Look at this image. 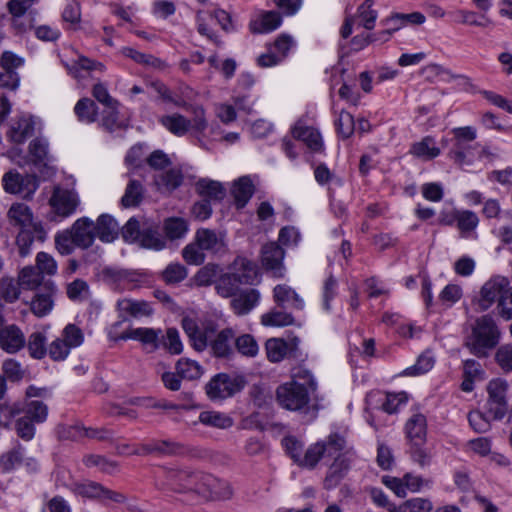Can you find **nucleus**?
I'll return each mask as SVG.
<instances>
[{
  "mask_svg": "<svg viewBox=\"0 0 512 512\" xmlns=\"http://www.w3.org/2000/svg\"><path fill=\"white\" fill-rule=\"evenodd\" d=\"M182 328L188 336L192 347L201 352L209 348L211 355L219 359H232L235 355V330L226 327L219 330V325L212 318L200 322L191 317L182 319Z\"/></svg>",
  "mask_w": 512,
  "mask_h": 512,
  "instance_id": "f257e3e1",
  "label": "nucleus"
},
{
  "mask_svg": "<svg viewBox=\"0 0 512 512\" xmlns=\"http://www.w3.org/2000/svg\"><path fill=\"white\" fill-rule=\"evenodd\" d=\"M1 414L8 420L18 417L15 423L17 435L30 441L35 435V425L46 421L48 407L39 400L0 404Z\"/></svg>",
  "mask_w": 512,
  "mask_h": 512,
  "instance_id": "f03ea898",
  "label": "nucleus"
},
{
  "mask_svg": "<svg viewBox=\"0 0 512 512\" xmlns=\"http://www.w3.org/2000/svg\"><path fill=\"white\" fill-rule=\"evenodd\" d=\"M317 389V383L310 371L299 369L289 382L276 389L278 404L287 410L298 411L306 407L310 401V393Z\"/></svg>",
  "mask_w": 512,
  "mask_h": 512,
  "instance_id": "7ed1b4c3",
  "label": "nucleus"
},
{
  "mask_svg": "<svg viewBox=\"0 0 512 512\" xmlns=\"http://www.w3.org/2000/svg\"><path fill=\"white\" fill-rule=\"evenodd\" d=\"M225 234L208 228L196 230L193 241L182 249V257L189 265H201L205 261V252L219 254L225 252Z\"/></svg>",
  "mask_w": 512,
  "mask_h": 512,
  "instance_id": "20e7f679",
  "label": "nucleus"
},
{
  "mask_svg": "<svg viewBox=\"0 0 512 512\" xmlns=\"http://www.w3.org/2000/svg\"><path fill=\"white\" fill-rule=\"evenodd\" d=\"M499 341V331L495 321L489 315L476 320L467 346L476 356H485L487 350L494 348Z\"/></svg>",
  "mask_w": 512,
  "mask_h": 512,
  "instance_id": "39448f33",
  "label": "nucleus"
},
{
  "mask_svg": "<svg viewBox=\"0 0 512 512\" xmlns=\"http://www.w3.org/2000/svg\"><path fill=\"white\" fill-rule=\"evenodd\" d=\"M246 380L243 376H230L226 373H218L205 385L208 398L212 401L224 400L233 397L244 389Z\"/></svg>",
  "mask_w": 512,
  "mask_h": 512,
  "instance_id": "423d86ee",
  "label": "nucleus"
},
{
  "mask_svg": "<svg viewBox=\"0 0 512 512\" xmlns=\"http://www.w3.org/2000/svg\"><path fill=\"white\" fill-rule=\"evenodd\" d=\"M2 186L6 193L30 200L39 187V179L33 174H21L17 170H10L3 175Z\"/></svg>",
  "mask_w": 512,
  "mask_h": 512,
  "instance_id": "0eeeda50",
  "label": "nucleus"
},
{
  "mask_svg": "<svg viewBox=\"0 0 512 512\" xmlns=\"http://www.w3.org/2000/svg\"><path fill=\"white\" fill-rule=\"evenodd\" d=\"M160 472L165 484L174 491H201V473L167 467L161 468Z\"/></svg>",
  "mask_w": 512,
  "mask_h": 512,
  "instance_id": "6e6552de",
  "label": "nucleus"
},
{
  "mask_svg": "<svg viewBox=\"0 0 512 512\" xmlns=\"http://www.w3.org/2000/svg\"><path fill=\"white\" fill-rule=\"evenodd\" d=\"M80 203L78 194L74 190L55 186L49 199V205L55 216L67 218L75 213Z\"/></svg>",
  "mask_w": 512,
  "mask_h": 512,
  "instance_id": "1a4fd4ad",
  "label": "nucleus"
},
{
  "mask_svg": "<svg viewBox=\"0 0 512 512\" xmlns=\"http://www.w3.org/2000/svg\"><path fill=\"white\" fill-rule=\"evenodd\" d=\"M508 384L501 379L491 380L487 386L488 400L487 410L488 415L493 419H502L508 409L506 394Z\"/></svg>",
  "mask_w": 512,
  "mask_h": 512,
  "instance_id": "9d476101",
  "label": "nucleus"
},
{
  "mask_svg": "<svg viewBox=\"0 0 512 512\" xmlns=\"http://www.w3.org/2000/svg\"><path fill=\"white\" fill-rule=\"evenodd\" d=\"M74 492L82 497L97 499L103 503L111 501L120 504L126 501V496L124 494L110 490L93 481L76 483L74 485Z\"/></svg>",
  "mask_w": 512,
  "mask_h": 512,
  "instance_id": "9b49d317",
  "label": "nucleus"
},
{
  "mask_svg": "<svg viewBox=\"0 0 512 512\" xmlns=\"http://www.w3.org/2000/svg\"><path fill=\"white\" fill-rule=\"evenodd\" d=\"M24 60L11 51H4L0 58V87L15 90L20 78L16 69L22 66Z\"/></svg>",
  "mask_w": 512,
  "mask_h": 512,
  "instance_id": "f8f14e48",
  "label": "nucleus"
},
{
  "mask_svg": "<svg viewBox=\"0 0 512 512\" xmlns=\"http://www.w3.org/2000/svg\"><path fill=\"white\" fill-rule=\"evenodd\" d=\"M355 458L354 450H346L335 457L333 463L329 466L323 485L327 490H331L339 485L350 469L351 462Z\"/></svg>",
  "mask_w": 512,
  "mask_h": 512,
  "instance_id": "ddd939ff",
  "label": "nucleus"
},
{
  "mask_svg": "<svg viewBox=\"0 0 512 512\" xmlns=\"http://www.w3.org/2000/svg\"><path fill=\"white\" fill-rule=\"evenodd\" d=\"M508 280L505 277H493L482 286L480 290V297L477 301L479 310L485 311L489 309L496 300H500L504 295L507 287Z\"/></svg>",
  "mask_w": 512,
  "mask_h": 512,
  "instance_id": "4468645a",
  "label": "nucleus"
},
{
  "mask_svg": "<svg viewBox=\"0 0 512 512\" xmlns=\"http://www.w3.org/2000/svg\"><path fill=\"white\" fill-rule=\"evenodd\" d=\"M26 345L22 330L15 324L0 328V348L8 354H16Z\"/></svg>",
  "mask_w": 512,
  "mask_h": 512,
  "instance_id": "2eb2a0df",
  "label": "nucleus"
},
{
  "mask_svg": "<svg viewBox=\"0 0 512 512\" xmlns=\"http://www.w3.org/2000/svg\"><path fill=\"white\" fill-rule=\"evenodd\" d=\"M284 250L275 242L267 243L262 247L261 262L266 270L275 277L283 276Z\"/></svg>",
  "mask_w": 512,
  "mask_h": 512,
  "instance_id": "dca6fc26",
  "label": "nucleus"
},
{
  "mask_svg": "<svg viewBox=\"0 0 512 512\" xmlns=\"http://www.w3.org/2000/svg\"><path fill=\"white\" fill-rule=\"evenodd\" d=\"M69 231L73 236L75 245L82 249L92 246L96 237L94 222L88 217L77 219Z\"/></svg>",
  "mask_w": 512,
  "mask_h": 512,
  "instance_id": "f3484780",
  "label": "nucleus"
},
{
  "mask_svg": "<svg viewBox=\"0 0 512 512\" xmlns=\"http://www.w3.org/2000/svg\"><path fill=\"white\" fill-rule=\"evenodd\" d=\"M405 433L413 446L424 444L427 436L426 416L420 412L413 413L406 421Z\"/></svg>",
  "mask_w": 512,
  "mask_h": 512,
  "instance_id": "a211bd4d",
  "label": "nucleus"
},
{
  "mask_svg": "<svg viewBox=\"0 0 512 512\" xmlns=\"http://www.w3.org/2000/svg\"><path fill=\"white\" fill-rule=\"evenodd\" d=\"M160 338H163L161 329L154 328H131L123 332L117 339L127 340L134 339L140 341L144 345H148L152 350L160 348Z\"/></svg>",
  "mask_w": 512,
  "mask_h": 512,
  "instance_id": "6ab92c4d",
  "label": "nucleus"
},
{
  "mask_svg": "<svg viewBox=\"0 0 512 512\" xmlns=\"http://www.w3.org/2000/svg\"><path fill=\"white\" fill-rule=\"evenodd\" d=\"M138 455L158 454L165 456L178 455L183 453V445L172 440H151L141 445L140 449L134 452Z\"/></svg>",
  "mask_w": 512,
  "mask_h": 512,
  "instance_id": "aec40b11",
  "label": "nucleus"
},
{
  "mask_svg": "<svg viewBox=\"0 0 512 512\" xmlns=\"http://www.w3.org/2000/svg\"><path fill=\"white\" fill-rule=\"evenodd\" d=\"M46 232L42 226H34L32 229H21L16 238L18 253L21 257H27L31 253V246L34 241L43 242Z\"/></svg>",
  "mask_w": 512,
  "mask_h": 512,
  "instance_id": "412c9836",
  "label": "nucleus"
},
{
  "mask_svg": "<svg viewBox=\"0 0 512 512\" xmlns=\"http://www.w3.org/2000/svg\"><path fill=\"white\" fill-rule=\"evenodd\" d=\"M273 298L275 303L281 308L301 310L304 307L303 299L291 287L285 284L274 287Z\"/></svg>",
  "mask_w": 512,
  "mask_h": 512,
  "instance_id": "4be33fe9",
  "label": "nucleus"
},
{
  "mask_svg": "<svg viewBox=\"0 0 512 512\" xmlns=\"http://www.w3.org/2000/svg\"><path fill=\"white\" fill-rule=\"evenodd\" d=\"M292 135L295 139L303 141L312 151L318 152L322 150L323 141L317 129L297 122L292 128Z\"/></svg>",
  "mask_w": 512,
  "mask_h": 512,
  "instance_id": "5701e85b",
  "label": "nucleus"
},
{
  "mask_svg": "<svg viewBox=\"0 0 512 512\" xmlns=\"http://www.w3.org/2000/svg\"><path fill=\"white\" fill-rule=\"evenodd\" d=\"M260 300V293L256 289H246L236 294L231 300V306L236 315L248 314L255 308Z\"/></svg>",
  "mask_w": 512,
  "mask_h": 512,
  "instance_id": "b1692460",
  "label": "nucleus"
},
{
  "mask_svg": "<svg viewBox=\"0 0 512 512\" xmlns=\"http://www.w3.org/2000/svg\"><path fill=\"white\" fill-rule=\"evenodd\" d=\"M96 236L102 242H112L119 234V224L109 214H102L98 217L96 224H94Z\"/></svg>",
  "mask_w": 512,
  "mask_h": 512,
  "instance_id": "393cba45",
  "label": "nucleus"
},
{
  "mask_svg": "<svg viewBox=\"0 0 512 512\" xmlns=\"http://www.w3.org/2000/svg\"><path fill=\"white\" fill-rule=\"evenodd\" d=\"M254 184L249 176H242L233 182L231 194L238 209L246 206L254 194Z\"/></svg>",
  "mask_w": 512,
  "mask_h": 512,
  "instance_id": "a878e982",
  "label": "nucleus"
},
{
  "mask_svg": "<svg viewBox=\"0 0 512 512\" xmlns=\"http://www.w3.org/2000/svg\"><path fill=\"white\" fill-rule=\"evenodd\" d=\"M138 244L145 249L160 251L166 247V239L161 235L159 227L151 224L142 228Z\"/></svg>",
  "mask_w": 512,
  "mask_h": 512,
  "instance_id": "bb28decb",
  "label": "nucleus"
},
{
  "mask_svg": "<svg viewBox=\"0 0 512 512\" xmlns=\"http://www.w3.org/2000/svg\"><path fill=\"white\" fill-rule=\"evenodd\" d=\"M231 269V274L236 277L240 285L252 284L256 277L255 265L244 257H237Z\"/></svg>",
  "mask_w": 512,
  "mask_h": 512,
  "instance_id": "cd10ccee",
  "label": "nucleus"
},
{
  "mask_svg": "<svg viewBox=\"0 0 512 512\" xmlns=\"http://www.w3.org/2000/svg\"><path fill=\"white\" fill-rule=\"evenodd\" d=\"M8 216L21 229H32L34 226H42L39 222L34 221L31 209L24 203H14L8 211Z\"/></svg>",
  "mask_w": 512,
  "mask_h": 512,
  "instance_id": "c85d7f7f",
  "label": "nucleus"
},
{
  "mask_svg": "<svg viewBox=\"0 0 512 512\" xmlns=\"http://www.w3.org/2000/svg\"><path fill=\"white\" fill-rule=\"evenodd\" d=\"M159 122L170 133L179 137L184 136L187 132L190 131V119L179 113L164 115L159 119Z\"/></svg>",
  "mask_w": 512,
  "mask_h": 512,
  "instance_id": "c756f323",
  "label": "nucleus"
},
{
  "mask_svg": "<svg viewBox=\"0 0 512 512\" xmlns=\"http://www.w3.org/2000/svg\"><path fill=\"white\" fill-rule=\"evenodd\" d=\"M282 22L278 12H263L257 20L250 23V29L253 33H267L277 29Z\"/></svg>",
  "mask_w": 512,
  "mask_h": 512,
  "instance_id": "7c9ffc66",
  "label": "nucleus"
},
{
  "mask_svg": "<svg viewBox=\"0 0 512 512\" xmlns=\"http://www.w3.org/2000/svg\"><path fill=\"white\" fill-rule=\"evenodd\" d=\"M196 189L200 196L209 201H221L226 194L222 183L210 179H200L196 183Z\"/></svg>",
  "mask_w": 512,
  "mask_h": 512,
  "instance_id": "2f4dec72",
  "label": "nucleus"
},
{
  "mask_svg": "<svg viewBox=\"0 0 512 512\" xmlns=\"http://www.w3.org/2000/svg\"><path fill=\"white\" fill-rule=\"evenodd\" d=\"M34 132V121L31 117L21 116L15 122L9 132V137L14 143H23Z\"/></svg>",
  "mask_w": 512,
  "mask_h": 512,
  "instance_id": "473e14b6",
  "label": "nucleus"
},
{
  "mask_svg": "<svg viewBox=\"0 0 512 512\" xmlns=\"http://www.w3.org/2000/svg\"><path fill=\"white\" fill-rule=\"evenodd\" d=\"M33 359L41 360L48 355L47 338L44 332L35 331L28 337L26 345Z\"/></svg>",
  "mask_w": 512,
  "mask_h": 512,
  "instance_id": "72a5a7b5",
  "label": "nucleus"
},
{
  "mask_svg": "<svg viewBox=\"0 0 512 512\" xmlns=\"http://www.w3.org/2000/svg\"><path fill=\"white\" fill-rule=\"evenodd\" d=\"M121 52L125 57L130 58L134 62L145 67L163 69L166 66L165 62L161 59L151 54L142 53L131 47H124L122 48Z\"/></svg>",
  "mask_w": 512,
  "mask_h": 512,
  "instance_id": "f704fd0d",
  "label": "nucleus"
},
{
  "mask_svg": "<svg viewBox=\"0 0 512 512\" xmlns=\"http://www.w3.org/2000/svg\"><path fill=\"white\" fill-rule=\"evenodd\" d=\"M321 442L324 444L325 454L328 457L335 458L346 450H354L352 447L348 446L345 436L338 432L329 434V436Z\"/></svg>",
  "mask_w": 512,
  "mask_h": 512,
  "instance_id": "c9c22d12",
  "label": "nucleus"
},
{
  "mask_svg": "<svg viewBox=\"0 0 512 512\" xmlns=\"http://www.w3.org/2000/svg\"><path fill=\"white\" fill-rule=\"evenodd\" d=\"M119 310L133 317L149 316L153 310L150 304L143 300L122 299L117 303Z\"/></svg>",
  "mask_w": 512,
  "mask_h": 512,
  "instance_id": "e433bc0d",
  "label": "nucleus"
},
{
  "mask_svg": "<svg viewBox=\"0 0 512 512\" xmlns=\"http://www.w3.org/2000/svg\"><path fill=\"white\" fill-rule=\"evenodd\" d=\"M410 152L423 160H432L440 154V149L431 137H425L420 142L414 143Z\"/></svg>",
  "mask_w": 512,
  "mask_h": 512,
  "instance_id": "4c0bfd02",
  "label": "nucleus"
},
{
  "mask_svg": "<svg viewBox=\"0 0 512 512\" xmlns=\"http://www.w3.org/2000/svg\"><path fill=\"white\" fill-rule=\"evenodd\" d=\"M199 421L203 425L218 429H227L233 425V421L228 415L218 411H202Z\"/></svg>",
  "mask_w": 512,
  "mask_h": 512,
  "instance_id": "58836bf2",
  "label": "nucleus"
},
{
  "mask_svg": "<svg viewBox=\"0 0 512 512\" xmlns=\"http://www.w3.org/2000/svg\"><path fill=\"white\" fill-rule=\"evenodd\" d=\"M74 112L81 122L93 123L97 119L98 107L93 100L82 98L76 103Z\"/></svg>",
  "mask_w": 512,
  "mask_h": 512,
  "instance_id": "ea45409f",
  "label": "nucleus"
},
{
  "mask_svg": "<svg viewBox=\"0 0 512 512\" xmlns=\"http://www.w3.org/2000/svg\"><path fill=\"white\" fill-rule=\"evenodd\" d=\"M201 481V487L206 486L210 493L216 497L227 499L232 495L231 487L226 481L211 475H203Z\"/></svg>",
  "mask_w": 512,
  "mask_h": 512,
  "instance_id": "a19ab883",
  "label": "nucleus"
},
{
  "mask_svg": "<svg viewBox=\"0 0 512 512\" xmlns=\"http://www.w3.org/2000/svg\"><path fill=\"white\" fill-rule=\"evenodd\" d=\"M234 349L242 356L254 358L259 353V346L255 338L251 334L235 335Z\"/></svg>",
  "mask_w": 512,
  "mask_h": 512,
  "instance_id": "79ce46f5",
  "label": "nucleus"
},
{
  "mask_svg": "<svg viewBox=\"0 0 512 512\" xmlns=\"http://www.w3.org/2000/svg\"><path fill=\"white\" fill-rule=\"evenodd\" d=\"M267 358L270 362L277 363L282 361L288 354L289 348L287 342L280 338H270L265 343Z\"/></svg>",
  "mask_w": 512,
  "mask_h": 512,
  "instance_id": "37998d69",
  "label": "nucleus"
},
{
  "mask_svg": "<svg viewBox=\"0 0 512 512\" xmlns=\"http://www.w3.org/2000/svg\"><path fill=\"white\" fill-rule=\"evenodd\" d=\"M176 371L181 378L196 380L202 376L203 367L194 360L181 358L176 363Z\"/></svg>",
  "mask_w": 512,
  "mask_h": 512,
  "instance_id": "c03bdc74",
  "label": "nucleus"
},
{
  "mask_svg": "<svg viewBox=\"0 0 512 512\" xmlns=\"http://www.w3.org/2000/svg\"><path fill=\"white\" fill-rule=\"evenodd\" d=\"M241 285L236 277L230 273L220 274L216 281L215 289L224 298L235 296Z\"/></svg>",
  "mask_w": 512,
  "mask_h": 512,
  "instance_id": "a18cd8bd",
  "label": "nucleus"
},
{
  "mask_svg": "<svg viewBox=\"0 0 512 512\" xmlns=\"http://www.w3.org/2000/svg\"><path fill=\"white\" fill-rule=\"evenodd\" d=\"M221 268L217 264H207L200 268L194 276V282L197 286L205 287L215 283L220 276Z\"/></svg>",
  "mask_w": 512,
  "mask_h": 512,
  "instance_id": "49530a36",
  "label": "nucleus"
},
{
  "mask_svg": "<svg viewBox=\"0 0 512 512\" xmlns=\"http://www.w3.org/2000/svg\"><path fill=\"white\" fill-rule=\"evenodd\" d=\"M8 12L11 15V27L15 31L16 34H23L29 31L33 26V18L25 17L27 9H12L7 8Z\"/></svg>",
  "mask_w": 512,
  "mask_h": 512,
  "instance_id": "de8ad7c7",
  "label": "nucleus"
},
{
  "mask_svg": "<svg viewBox=\"0 0 512 512\" xmlns=\"http://www.w3.org/2000/svg\"><path fill=\"white\" fill-rule=\"evenodd\" d=\"M143 193L142 184L137 180H130L121 198L122 205L126 208L137 206L142 201Z\"/></svg>",
  "mask_w": 512,
  "mask_h": 512,
  "instance_id": "09e8293b",
  "label": "nucleus"
},
{
  "mask_svg": "<svg viewBox=\"0 0 512 512\" xmlns=\"http://www.w3.org/2000/svg\"><path fill=\"white\" fill-rule=\"evenodd\" d=\"M294 318L290 313L271 310L261 316V323L264 326L284 327L293 324Z\"/></svg>",
  "mask_w": 512,
  "mask_h": 512,
  "instance_id": "8fccbe9b",
  "label": "nucleus"
},
{
  "mask_svg": "<svg viewBox=\"0 0 512 512\" xmlns=\"http://www.w3.org/2000/svg\"><path fill=\"white\" fill-rule=\"evenodd\" d=\"M29 155L35 164L47 165L50 161L48 142L43 138H36L29 144Z\"/></svg>",
  "mask_w": 512,
  "mask_h": 512,
  "instance_id": "3c124183",
  "label": "nucleus"
},
{
  "mask_svg": "<svg viewBox=\"0 0 512 512\" xmlns=\"http://www.w3.org/2000/svg\"><path fill=\"white\" fill-rule=\"evenodd\" d=\"M164 231L168 239L176 240L185 236L188 231V225L182 218H168L164 222Z\"/></svg>",
  "mask_w": 512,
  "mask_h": 512,
  "instance_id": "603ef678",
  "label": "nucleus"
},
{
  "mask_svg": "<svg viewBox=\"0 0 512 512\" xmlns=\"http://www.w3.org/2000/svg\"><path fill=\"white\" fill-rule=\"evenodd\" d=\"M186 111L192 114V119H190V131L203 133L208 127V121L203 106L190 104Z\"/></svg>",
  "mask_w": 512,
  "mask_h": 512,
  "instance_id": "864d4df0",
  "label": "nucleus"
},
{
  "mask_svg": "<svg viewBox=\"0 0 512 512\" xmlns=\"http://www.w3.org/2000/svg\"><path fill=\"white\" fill-rule=\"evenodd\" d=\"M457 227L463 235L476 229L479 218L473 211H456Z\"/></svg>",
  "mask_w": 512,
  "mask_h": 512,
  "instance_id": "5fc2aeb1",
  "label": "nucleus"
},
{
  "mask_svg": "<svg viewBox=\"0 0 512 512\" xmlns=\"http://www.w3.org/2000/svg\"><path fill=\"white\" fill-rule=\"evenodd\" d=\"M165 348L171 354H180L183 350V345L180 340L179 332L176 328H168L166 335L160 338V347Z\"/></svg>",
  "mask_w": 512,
  "mask_h": 512,
  "instance_id": "6e6d98bb",
  "label": "nucleus"
},
{
  "mask_svg": "<svg viewBox=\"0 0 512 512\" xmlns=\"http://www.w3.org/2000/svg\"><path fill=\"white\" fill-rule=\"evenodd\" d=\"M323 456H326L324 444L319 441L307 449L304 457L301 458L299 465L314 468Z\"/></svg>",
  "mask_w": 512,
  "mask_h": 512,
  "instance_id": "4d7b16f0",
  "label": "nucleus"
},
{
  "mask_svg": "<svg viewBox=\"0 0 512 512\" xmlns=\"http://www.w3.org/2000/svg\"><path fill=\"white\" fill-rule=\"evenodd\" d=\"M433 365L434 358L428 352H425L418 357L414 365L406 368L403 374L407 376L421 375L428 372Z\"/></svg>",
  "mask_w": 512,
  "mask_h": 512,
  "instance_id": "13d9d810",
  "label": "nucleus"
},
{
  "mask_svg": "<svg viewBox=\"0 0 512 512\" xmlns=\"http://www.w3.org/2000/svg\"><path fill=\"white\" fill-rule=\"evenodd\" d=\"M42 281V274L37 267L26 266L19 274V283L27 289H35Z\"/></svg>",
  "mask_w": 512,
  "mask_h": 512,
  "instance_id": "bf43d9fd",
  "label": "nucleus"
},
{
  "mask_svg": "<svg viewBox=\"0 0 512 512\" xmlns=\"http://www.w3.org/2000/svg\"><path fill=\"white\" fill-rule=\"evenodd\" d=\"M187 277V269L180 263H170L162 272V278L167 284H176Z\"/></svg>",
  "mask_w": 512,
  "mask_h": 512,
  "instance_id": "052dcab7",
  "label": "nucleus"
},
{
  "mask_svg": "<svg viewBox=\"0 0 512 512\" xmlns=\"http://www.w3.org/2000/svg\"><path fill=\"white\" fill-rule=\"evenodd\" d=\"M59 337L63 339L70 349L80 346L84 340L82 330L74 324L66 325Z\"/></svg>",
  "mask_w": 512,
  "mask_h": 512,
  "instance_id": "680f3d73",
  "label": "nucleus"
},
{
  "mask_svg": "<svg viewBox=\"0 0 512 512\" xmlns=\"http://www.w3.org/2000/svg\"><path fill=\"white\" fill-rule=\"evenodd\" d=\"M53 306V299L51 292L45 294H37L31 302L32 312L42 317L49 313Z\"/></svg>",
  "mask_w": 512,
  "mask_h": 512,
  "instance_id": "e2e57ef3",
  "label": "nucleus"
},
{
  "mask_svg": "<svg viewBox=\"0 0 512 512\" xmlns=\"http://www.w3.org/2000/svg\"><path fill=\"white\" fill-rule=\"evenodd\" d=\"M118 106L114 108H106L103 112L101 126L110 133L118 129H124L126 126L119 121Z\"/></svg>",
  "mask_w": 512,
  "mask_h": 512,
  "instance_id": "0e129e2a",
  "label": "nucleus"
},
{
  "mask_svg": "<svg viewBox=\"0 0 512 512\" xmlns=\"http://www.w3.org/2000/svg\"><path fill=\"white\" fill-rule=\"evenodd\" d=\"M183 177L180 171L171 169L161 174L156 180L158 186L165 188L167 191H172L179 187L182 183Z\"/></svg>",
  "mask_w": 512,
  "mask_h": 512,
  "instance_id": "69168bd1",
  "label": "nucleus"
},
{
  "mask_svg": "<svg viewBox=\"0 0 512 512\" xmlns=\"http://www.w3.org/2000/svg\"><path fill=\"white\" fill-rule=\"evenodd\" d=\"M85 427L80 424H61L57 427V435L60 440L78 441L84 437Z\"/></svg>",
  "mask_w": 512,
  "mask_h": 512,
  "instance_id": "338daca9",
  "label": "nucleus"
},
{
  "mask_svg": "<svg viewBox=\"0 0 512 512\" xmlns=\"http://www.w3.org/2000/svg\"><path fill=\"white\" fill-rule=\"evenodd\" d=\"M433 506L428 499L413 498L399 506V512H430Z\"/></svg>",
  "mask_w": 512,
  "mask_h": 512,
  "instance_id": "774afa93",
  "label": "nucleus"
}]
</instances>
